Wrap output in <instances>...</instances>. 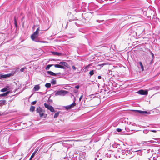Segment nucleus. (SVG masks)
<instances>
[{
	"label": "nucleus",
	"instance_id": "obj_1",
	"mask_svg": "<svg viewBox=\"0 0 160 160\" xmlns=\"http://www.w3.org/2000/svg\"><path fill=\"white\" fill-rule=\"evenodd\" d=\"M68 92L64 90H60L56 91L55 92V95L56 96L60 95L64 96L68 93Z\"/></svg>",
	"mask_w": 160,
	"mask_h": 160
},
{
	"label": "nucleus",
	"instance_id": "obj_2",
	"mask_svg": "<svg viewBox=\"0 0 160 160\" xmlns=\"http://www.w3.org/2000/svg\"><path fill=\"white\" fill-rule=\"evenodd\" d=\"M36 111L39 113L40 117H42L43 115L44 111L41 108L38 107L36 109Z\"/></svg>",
	"mask_w": 160,
	"mask_h": 160
},
{
	"label": "nucleus",
	"instance_id": "obj_3",
	"mask_svg": "<svg viewBox=\"0 0 160 160\" xmlns=\"http://www.w3.org/2000/svg\"><path fill=\"white\" fill-rule=\"evenodd\" d=\"M44 105L46 108L50 110L51 112H55L54 108L52 106H50L49 104H48L46 103L44 104Z\"/></svg>",
	"mask_w": 160,
	"mask_h": 160
},
{
	"label": "nucleus",
	"instance_id": "obj_4",
	"mask_svg": "<svg viewBox=\"0 0 160 160\" xmlns=\"http://www.w3.org/2000/svg\"><path fill=\"white\" fill-rule=\"evenodd\" d=\"M76 105V103L75 102V101H74V102L71 104L69 105L68 106H66L65 107V108L67 109H69L71 108L74 107Z\"/></svg>",
	"mask_w": 160,
	"mask_h": 160
},
{
	"label": "nucleus",
	"instance_id": "obj_5",
	"mask_svg": "<svg viewBox=\"0 0 160 160\" xmlns=\"http://www.w3.org/2000/svg\"><path fill=\"white\" fill-rule=\"evenodd\" d=\"M11 75V74H0V79L2 78H5L10 77Z\"/></svg>",
	"mask_w": 160,
	"mask_h": 160
},
{
	"label": "nucleus",
	"instance_id": "obj_6",
	"mask_svg": "<svg viewBox=\"0 0 160 160\" xmlns=\"http://www.w3.org/2000/svg\"><path fill=\"white\" fill-rule=\"evenodd\" d=\"M135 111L139 112L140 113L142 114H150L149 112H148L146 111L138 110H135Z\"/></svg>",
	"mask_w": 160,
	"mask_h": 160
},
{
	"label": "nucleus",
	"instance_id": "obj_7",
	"mask_svg": "<svg viewBox=\"0 0 160 160\" xmlns=\"http://www.w3.org/2000/svg\"><path fill=\"white\" fill-rule=\"evenodd\" d=\"M138 93L141 95H147L148 94V91L146 90H141L138 91Z\"/></svg>",
	"mask_w": 160,
	"mask_h": 160
},
{
	"label": "nucleus",
	"instance_id": "obj_8",
	"mask_svg": "<svg viewBox=\"0 0 160 160\" xmlns=\"http://www.w3.org/2000/svg\"><path fill=\"white\" fill-rule=\"evenodd\" d=\"M59 63L60 64H61V65H62V66H64V67L65 66V67H67L68 68H70L69 67V65H68V64L66 62H60Z\"/></svg>",
	"mask_w": 160,
	"mask_h": 160
},
{
	"label": "nucleus",
	"instance_id": "obj_9",
	"mask_svg": "<svg viewBox=\"0 0 160 160\" xmlns=\"http://www.w3.org/2000/svg\"><path fill=\"white\" fill-rule=\"evenodd\" d=\"M47 73L51 75L54 76H56L57 75H59V74H61V73H60V72L55 73L51 71H48Z\"/></svg>",
	"mask_w": 160,
	"mask_h": 160
},
{
	"label": "nucleus",
	"instance_id": "obj_10",
	"mask_svg": "<svg viewBox=\"0 0 160 160\" xmlns=\"http://www.w3.org/2000/svg\"><path fill=\"white\" fill-rule=\"evenodd\" d=\"M38 33L37 31H36L31 36V38L32 40H34V39L35 37H38Z\"/></svg>",
	"mask_w": 160,
	"mask_h": 160
},
{
	"label": "nucleus",
	"instance_id": "obj_11",
	"mask_svg": "<svg viewBox=\"0 0 160 160\" xmlns=\"http://www.w3.org/2000/svg\"><path fill=\"white\" fill-rule=\"evenodd\" d=\"M54 66L55 68H60L62 69H64L65 67L64 66L62 65H61L59 64H54Z\"/></svg>",
	"mask_w": 160,
	"mask_h": 160
},
{
	"label": "nucleus",
	"instance_id": "obj_12",
	"mask_svg": "<svg viewBox=\"0 0 160 160\" xmlns=\"http://www.w3.org/2000/svg\"><path fill=\"white\" fill-rule=\"evenodd\" d=\"M40 88V87L39 85H36L34 87L33 89L34 91H38Z\"/></svg>",
	"mask_w": 160,
	"mask_h": 160
},
{
	"label": "nucleus",
	"instance_id": "obj_13",
	"mask_svg": "<svg viewBox=\"0 0 160 160\" xmlns=\"http://www.w3.org/2000/svg\"><path fill=\"white\" fill-rule=\"evenodd\" d=\"M91 65V64H89V65H88L86 66H84L83 67V68H84V69H85V71H84L85 72H87L88 71V69L89 68Z\"/></svg>",
	"mask_w": 160,
	"mask_h": 160
},
{
	"label": "nucleus",
	"instance_id": "obj_14",
	"mask_svg": "<svg viewBox=\"0 0 160 160\" xmlns=\"http://www.w3.org/2000/svg\"><path fill=\"white\" fill-rule=\"evenodd\" d=\"M10 91H8L4 93L0 94V97H4L7 96L9 93Z\"/></svg>",
	"mask_w": 160,
	"mask_h": 160
},
{
	"label": "nucleus",
	"instance_id": "obj_15",
	"mask_svg": "<svg viewBox=\"0 0 160 160\" xmlns=\"http://www.w3.org/2000/svg\"><path fill=\"white\" fill-rule=\"evenodd\" d=\"M8 90V87H7L1 90V92H4L7 91Z\"/></svg>",
	"mask_w": 160,
	"mask_h": 160
},
{
	"label": "nucleus",
	"instance_id": "obj_16",
	"mask_svg": "<svg viewBox=\"0 0 160 160\" xmlns=\"http://www.w3.org/2000/svg\"><path fill=\"white\" fill-rule=\"evenodd\" d=\"M95 71L94 70H92L90 71L89 72V74H90V76H91L93 75L94 73V72Z\"/></svg>",
	"mask_w": 160,
	"mask_h": 160
},
{
	"label": "nucleus",
	"instance_id": "obj_17",
	"mask_svg": "<svg viewBox=\"0 0 160 160\" xmlns=\"http://www.w3.org/2000/svg\"><path fill=\"white\" fill-rule=\"evenodd\" d=\"M36 152L35 151L32 154V155L31 156L30 158L29 159V160H31L33 158V157L34 156L35 154L36 153Z\"/></svg>",
	"mask_w": 160,
	"mask_h": 160
},
{
	"label": "nucleus",
	"instance_id": "obj_18",
	"mask_svg": "<svg viewBox=\"0 0 160 160\" xmlns=\"http://www.w3.org/2000/svg\"><path fill=\"white\" fill-rule=\"evenodd\" d=\"M54 65H53V64H49V65H48L45 68V69L46 70H48L50 68V67H51V66H52Z\"/></svg>",
	"mask_w": 160,
	"mask_h": 160
},
{
	"label": "nucleus",
	"instance_id": "obj_19",
	"mask_svg": "<svg viewBox=\"0 0 160 160\" xmlns=\"http://www.w3.org/2000/svg\"><path fill=\"white\" fill-rule=\"evenodd\" d=\"M1 102L0 103V105H2L3 104H5V102H6V101L5 100H2L1 101H0Z\"/></svg>",
	"mask_w": 160,
	"mask_h": 160
},
{
	"label": "nucleus",
	"instance_id": "obj_20",
	"mask_svg": "<svg viewBox=\"0 0 160 160\" xmlns=\"http://www.w3.org/2000/svg\"><path fill=\"white\" fill-rule=\"evenodd\" d=\"M139 65H140V66L141 68V69H142V71H143L144 70V67H143V66L142 64V62H139Z\"/></svg>",
	"mask_w": 160,
	"mask_h": 160
},
{
	"label": "nucleus",
	"instance_id": "obj_21",
	"mask_svg": "<svg viewBox=\"0 0 160 160\" xmlns=\"http://www.w3.org/2000/svg\"><path fill=\"white\" fill-rule=\"evenodd\" d=\"M51 83L52 85H55L56 84V80L54 79H52L51 80Z\"/></svg>",
	"mask_w": 160,
	"mask_h": 160
},
{
	"label": "nucleus",
	"instance_id": "obj_22",
	"mask_svg": "<svg viewBox=\"0 0 160 160\" xmlns=\"http://www.w3.org/2000/svg\"><path fill=\"white\" fill-rule=\"evenodd\" d=\"M35 108L34 106H31V107H30V111L33 112V111H34Z\"/></svg>",
	"mask_w": 160,
	"mask_h": 160
},
{
	"label": "nucleus",
	"instance_id": "obj_23",
	"mask_svg": "<svg viewBox=\"0 0 160 160\" xmlns=\"http://www.w3.org/2000/svg\"><path fill=\"white\" fill-rule=\"evenodd\" d=\"M51 84L50 83H47L45 85V86L47 88H50L51 87Z\"/></svg>",
	"mask_w": 160,
	"mask_h": 160
},
{
	"label": "nucleus",
	"instance_id": "obj_24",
	"mask_svg": "<svg viewBox=\"0 0 160 160\" xmlns=\"http://www.w3.org/2000/svg\"><path fill=\"white\" fill-rule=\"evenodd\" d=\"M59 113H60L59 112H56V113H55L54 115V118H57V117L58 116Z\"/></svg>",
	"mask_w": 160,
	"mask_h": 160
},
{
	"label": "nucleus",
	"instance_id": "obj_25",
	"mask_svg": "<svg viewBox=\"0 0 160 160\" xmlns=\"http://www.w3.org/2000/svg\"><path fill=\"white\" fill-rule=\"evenodd\" d=\"M37 37H35L34 39V40H32L33 41H34L36 42H39V41L38 39L37 38Z\"/></svg>",
	"mask_w": 160,
	"mask_h": 160
},
{
	"label": "nucleus",
	"instance_id": "obj_26",
	"mask_svg": "<svg viewBox=\"0 0 160 160\" xmlns=\"http://www.w3.org/2000/svg\"><path fill=\"white\" fill-rule=\"evenodd\" d=\"M53 52L54 54L56 55H59L61 54V53H60V52Z\"/></svg>",
	"mask_w": 160,
	"mask_h": 160
},
{
	"label": "nucleus",
	"instance_id": "obj_27",
	"mask_svg": "<svg viewBox=\"0 0 160 160\" xmlns=\"http://www.w3.org/2000/svg\"><path fill=\"white\" fill-rule=\"evenodd\" d=\"M127 151H128V152H126V155H127L128 154H130L131 153V152L130 151H128L127 150H126Z\"/></svg>",
	"mask_w": 160,
	"mask_h": 160
},
{
	"label": "nucleus",
	"instance_id": "obj_28",
	"mask_svg": "<svg viewBox=\"0 0 160 160\" xmlns=\"http://www.w3.org/2000/svg\"><path fill=\"white\" fill-rule=\"evenodd\" d=\"M127 151H128V152H126V155H127L128 154H130L131 153V152L130 151H128L127 150H126Z\"/></svg>",
	"mask_w": 160,
	"mask_h": 160
},
{
	"label": "nucleus",
	"instance_id": "obj_29",
	"mask_svg": "<svg viewBox=\"0 0 160 160\" xmlns=\"http://www.w3.org/2000/svg\"><path fill=\"white\" fill-rule=\"evenodd\" d=\"M126 152H127V151H126V150H123L122 151V153L123 154H126ZM127 152H128V151H127Z\"/></svg>",
	"mask_w": 160,
	"mask_h": 160
},
{
	"label": "nucleus",
	"instance_id": "obj_30",
	"mask_svg": "<svg viewBox=\"0 0 160 160\" xmlns=\"http://www.w3.org/2000/svg\"><path fill=\"white\" fill-rule=\"evenodd\" d=\"M25 69H26L25 68H21L20 70V71L21 72H23L24 71Z\"/></svg>",
	"mask_w": 160,
	"mask_h": 160
},
{
	"label": "nucleus",
	"instance_id": "obj_31",
	"mask_svg": "<svg viewBox=\"0 0 160 160\" xmlns=\"http://www.w3.org/2000/svg\"><path fill=\"white\" fill-rule=\"evenodd\" d=\"M74 141L73 140H65L64 141V142H72V141Z\"/></svg>",
	"mask_w": 160,
	"mask_h": 160
},
{
	"label": "nucleus",
	"instance_id": "obj_32",
	"mask_svg": "<svg viewBox=\"0 0 160 160\" xmlns=\"http://www.w3.org/2000/svg\"><path fill=\"white\" fill-rule=\"evenodd\" d=\"M83 97V94H82V95L80 97L79 99V100L80 101L82 99Z\"/></svg>",
	"mask_w": 160,
	"mask_h": 160
},
{
	"label": "nucleus",
	"instance_id": "obj_33",
	"mask_svg": "<svg viewBox=\"0 0 160 160\" xmlns=\"http://www.w3.org/2000/svg\"><path fill=\"white\" fill-rule=\"evenodd\" d=\"M37 101H36L32 102L31 104L32 105H34L36 103Z\"/></svg>",
	"mask_w": 160,
	"mask_h": 160
},
{
	"label": "nucleus",
	"instance_id": "obj_34",
	"mask_svg": "<svg viewBox=\"0 0 160 160\" xmlns=\"http://www.w3.org/2000/svg\"><path fill=\"white\" fill-rule=\"evenodd\" d=\"M117 130L118 132H120L122 131L121 129L120 128H117Z\"/></svg>",
	"mask_w": 160,
	"mask_h": 160
},
{
	"label": "nucleus",
	"instance_id": "obj_35",
	"mask_svg": "<svg viewBox=\"0 0 160 160\" xmlns=\"http://www.w3.org/2000/svg\"><path fill=\"white\" fill-rule=\"evenodd\" d=\"M75 88L77 89H79V85H77V86H76L75 87Z\"/></svg>",
	"mask_w": 160,
	"mask_h": 160
},
{
	"label": "nucleus",
	"instance_id": "obj_36",
	"mask_svg": "<svg viewBox=\"0 0 160 160\" xmlns=\"http://www.w3.org/2000/svg\"><path fill=\"white\" fill-rule=\"evenodd\" d=\"M72 68L74 70H75L76 69V68L74 66H72Z\"/></svg>",
	"mask_w": 160,
	"mask_h": 160
},
{
	"label": "nucleus",
	"instance_id": "obj_37",
	"mask_svg": "<svg viewBox=\"0 0 160 160\" xmlns=\"http://www.w3.org/2000/svg\"><path fill=\"white\" fill-rule=\"evenodd\" d=\"M39 42H41V43H47V42L45 41H39Z\"/></svg>",
	"mask_w": 160,
	"mask_h": 160
},
{
	"label": "nucleus",
	"instance_id": "obj_38",
	"mask_svg": "<svg viewBox=\"0 0 160 160\" xmlns=\"http://www.w3.org/2000/svg\"><path fill=\"white\" fill-rule=\"evenodd\" d=\"M78 91L77 90H74V92L75 93H77L78 92Z\"/></svg>",
	"mask_w": 160,
	"mask_h": 160
},
{
	"label": "nucleus",
	"instance_id": "obj_39",
	"mask_svg": "<svg viewBox=\"0 0 160 160\" xmlns=\"http://www.w3.org/2000/svg\"><path fill=\"white\" fill-rule=\"evenodd\" d=\"M98 79H100L101 78V76H99L98 77Z\"/></svg>",
	"mask_w": 160,
	"mask_h": 160
},
{
	"label": "nucleus",
	"instance_id": "obj_40",
	"mask_svg": "<svg viewBox=\"0 0 160 160\" xmlns=\"http://www.w3.org/2000/svg\"><path fill=\"white\" fill-rule=\"evenodd\" d=\"M109 0L110 1H112V3L114 2L115 1V0Z\"/></svg>",
	"mask_w": 160,
	"mask_h": 160
},
{
	"label": "nucleus",
	"instance_id": "obj_41",
	"mask_svg": "<svg viewBox=\"0 0 160 160\" xmlns=\"http://www.w3.org/2000/svg\"><path fill=\"white\" fill-rule=\"evenodd\" d=\"M16 23H17L16 21L15 20L14 23H15V25L16 26L17 25Z\"/></svg>",
	"mask_w": 160,
	"mask_h": 160
},
{
	"label": "nucleus",
	"instance_id": "obj_42",
	"mask_svg": "<svg viewBox=\"0 0 160 160\" xmlns=\"http://www.w3.org/2000/svg\"><path fill=\"white\" fill-rule=\"evenodd\" d=\"M159 141H154V142H155L156 143H159Z\"/></svg>",
	"mask_w": 160,
	"mask_h": 160
},
{
	"label": "nucleus",
	"instance_id": "obj_43",
	"mask_svg": "<svg viewBox=\"0 0 160 160\" xmlns=\"http://www.w3.org/2000/svg\"><path fill=\"white\" fill-rule=\"evenodd\" d=\"M39 31V28H38L36 30V31H37L38 32Z\"/></svg>",
	"mask_w": 160,
	"mask_h": 160
},
{
	"label": "nucleus",
	"instance_id": "obj_44",
	"mask_svg": "<svg viewBox=\"0 0 160 160\" xmlns=\"http://www.w3.org/2000/svg\"><path fill=\"white\" fill-rule=\"evenodd\" d=\"M152 131L154 132H156L155 130H152Z\"/></svg>",
	"mask_w": 160,
	"mask_h": 160
},
{
	"label": "nucleus",
	"instance_id": "obj_45",
	"mask_svg": "<svg viewBox=\"0 0 160 160\" xmlns=\"http://www.w3.org/2000/svg\"><path fill=\"white\" fill-rule=\"evenodd\" d=\"M139 155H141L142 154V153L140 152V154H139Z\"/></svg>",
	"mask_w": 160,
	"mask_h": 160
},
{
	"label": "nucleus",
	"instance_id": "obj_46",
	"mask_svg": "<svg viewBox=\"0 0 160 160\" xmlns=\"http://www.w3.org/2000/svg\"><path fill=\"white\" fill-rule=\"evenodd\" d=\"M152 54V56H153V54H152V53H151Z\"/></svg>",
	"mask_w": 160,
	"mask_h": 160
},
{
	"label": "nucleus",
	"instance_id": "obj_47",
	"mask_svg": "<svg viewBox=\"0 0 160 160\" xmlns=\"http://www.w3.org/2000/svg\"><path fill=\"white\" fill-rule=\"evenodd\" d=\"M92 96H94V94H92Z\"/></svg>",
	"mask_w": 160,
	"mask_h": 160
},
{
	"label": "nucleus",
	"instance_id": "obj_48",
	"mask_svg": "<svg viewBox=\"0 0 160 160\" xmlns=\"http://www.w3.org/2000/svg\"><path fill=\"white\" fill-rule=\"evenodd\" d=\"M101 1H103V0H100Z\"/></svg>",
	"mask_w": 160,
	"mask_h": 160
},
{
	"label": "nucleus",
	"instance_id": "obj_49",
	"mask_svg": "<svg viewBox=\"0 0 160 160\" xmlns=\"http://www.w3.org/2000/svg\"><path fill=\"white\" fill-rule=\"evenodd\" d=\"M137 160H139V159H137Z\"/></svg>",
	"mask_w": 160,
	"mask_h": 160
}]
</instances>
